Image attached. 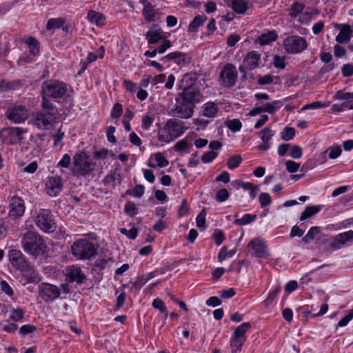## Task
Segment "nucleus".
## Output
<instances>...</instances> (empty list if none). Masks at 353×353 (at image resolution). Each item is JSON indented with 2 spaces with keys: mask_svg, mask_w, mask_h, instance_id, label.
Listing matches in <instances>:
<instances>
[{
  "mask_svg": "<svg viewBox=\"0 0 353 353\" xmlns=\"http://www.w3.org/2000/svg\"><path fill=\"white\" fill-rule=\"evenodd\" d=\"M21 246L28 254L37 257L44 254L47 251V245L39 234L28 231L21 238Z\"/></svg>",
  "mask_w": 353,
  "mask_h": 353,
  "instance_id": "f257e3e1",
  "label": "nucleus"
},
{
  "mask_svg": "<svg viewBox=\"0 0 353 353\" xmlns=\"http://www.w3.org/2000/svg\"><path fill=\"white\" fill-rule=\"evenodd\" d=\"M97 167L96 161L84 151L77 152L73 157L72 173L77 177H87L92 174Z\"/></svg>",
  "mask_w": 353,
  "mask_h": 353,
  "instance_id": "f03ea898",
  "label": "nucleus"
},
{
  "mask_svg": "<svg viewBox=\"0 0 353 353\" xmlns=\"http://www.w3.org/2000/svg\"><path fill=\"white\" fill-rule=\"evenodd\" d=\"M187 129L183 121L170 119L163 128L158 130V139L161 142L169 143L183 134Z\"/></svg>",
  "mask_w": 353,
  "mask_h": 353,
  "instance_id": "7ed1b4c3",
  "label": "nucleus"
},
{
  "mask_svg": "<svg viewBox=\"0 0 353 353\" xmlns=\"http://www.w3.org/2000/svg\"><path fill=\"white\" fill-rule=\"evenodd\" d=\"M71 251L77 259L91 260L97 254V245L88 239H80L73 243Z\"/></svg>",
  "mask_w": 353,
  "mask_h": 353,
  "instance_id": "20e7f679",
  "label": "nucleus"
},
{
  "mask_svg": "<svg viewBox=\"0 0 353 353\" xmlns=\"http://www.w3.org/2000/svg\"><path fill=\"white\" fill-rule=\"evenodd\" d=\"M179 86L183 88L181 94V99L194 105V103L200 102L203 96L201 92L192 85V79L189 74H185L179 83Z\"/></svg>",
  "mask_w": 353,
  "mask_h": 353,
  "instance_id": "39448f33",
  "label": "nucleus"
},
{
  "mask_svg": "<svg viewBox=\"0 0 353 353\" xmlns=\"http://www.w3.org/2000/svg\"><path fill=\"white\" fill-rule=\"evenodd\" d=\"M67 90L65 83L56 80L46 81L41 85V94L54 99L62 97Z\"/></svg>",
  "mask_w": 353,
  "mask_h": 353,
  "instance_id": "423d86ee",
  "label": "nucleus"
},
{
  "mask_svg": "<svg viewBox=\"0 0 353 353\" xmlns=\"http://www.w3.org/2000/svg\"><path fill=\"white\" fill-rule=\"evenodd\" d=\"M35 223L38 228L46 232H50L55 229V223L51 212L48 210H40L35 217Z\"/></svg>",
  "mask_w": 353,
  "mask_h": 353,
  "instance_id": "0eeeda50",
  "label": "nucleus"
},
{
  "mask_svg": "<svg viewBox=\"0 0 353 353\" xmlns=\"http://www.w3.org/2000/svg\"><path fill=\"white\" fill-rule=\"evenodd\" d=\"M6 115L11 122L21 123L28 117V110L24 105L12 104L8 108Z\"/></svg>",
  "mask_w": 353,
  "mask_h": 353,
  "instance_id": "6e6552de",
  "label": "nucleus"
},
{
  "mask_svg": "<svg viewBox=\"0 0 353 353\" xmlns=\"http://www.w3.org/2000/svg\"><path fill=\"white\" fill-rule=\"evenodd\" d=\"M237 77L236 67L232 63H227L220 73L219 83L223 87H232L236 83Z\"/></svg>",
  "mask_w": 353,
  "mask_h": 353,
  "instance_id": "1a4fd4ad",
  "label": "nucleus"
},
{
  "mask_svg": "<svg viewBox=\"0 0 353 353\" xmlns=\"http://www.w3.org/2000/svg\"><path fill=\"white\" fill-rule=\"evenodd\" d=\"M289 15L297 22L307 24L309 21V8L301 2L296 1L290 6Z\"/></svg>",
  "mask_w": 353,
  "mask_h": 353,
  "instance_id": "9d476101",
  "label": "nucleus"
},
{
  "mask_svg": "<svg viewBox=\"0 0 353 353\" xmlns=\"http://www.w3.org/2000/svg\"><path fill=\"white\" fill-rule=\"evenodd\" d=\"M26 130L21 128H4L1 132V137L4 143L8 144H17L23 139Z\"/></svg>",
  "mask_w": 353,
  "mask_h": 353,
  "instance_id": "9b49d317",
  "label": "nucleus"
},
{
  "mask_svg": "<svg viewBox=\"0 0 353 353\" xmlns=\"http://www.w3.org/2000/svg\"><path fill=\"white\" fill-rule=\"evenodd\" d=\"M353 243V231L349 230L340 233L332 236L328 240V246L332 250H336L344 246L348 245Z\"/></svg>",
  "mask_w": 353,
  "mask_h": 353,
  "instance_id": "f8f14e48",
  "label": "nucleus"
},
{
  "mask_svg": "<svg viewBox=\"0 0 353 353\" xmlns=\"http://www.w3.org/2000/svg\"><path fill=\"white\" fill-rule=\"evenodd\" d=\"M283 47L287 52L296 54L307 48V42L301 37L290 36L283 41Z\"/></svg>",
  "mask_w": 353,
  "mask_h": 353,
  "instance_id": "ddd939ff",
  "label": "nucleus"
},
{
  "mask_svg": "<svg viewBox=\"0 0 353 353\" xmlns=\"http://www.w3.org/2000/svg\"><path fill=\"white\" fill-rule=\"evenodd\" d=\"M55 119H57V116L53 113L40 111L33 114L32 123L39 129H48L52 125Z\"/></svg>",
  "mask_w": 353,
  "mask_h": 353,
  "instance_id": "4468645a",
  "label": "nucleus"
},
{
  "mask_svg": "<svg viewBox=\"0 0 353 353\" xmlns=\"http://www.w3.org/2000/svg\"><path fill=\"white\" fill-rule=\"evenodd\" d=\"M248 248L255 257L265 259L270 255L266 243L262 238L253 239L248 244Z\"/></svg>",
  "mask_w": 353,
  "mask_h": 353,
  "instance_id": "2eb2a0df",
  "label": "nucleus"
},
{
  "mask_svg": "<svg viewBox=\"0 0 353 353\" xmlns=\"http://www.w3.org/2000/svg\"><path fill=\"white\" fill-rule=\"evenodd\" d=\"M39 296L46 302H52L60 296V289L54 285L43 283L39 285Z\"/></svg>",
  "mask_w": 353,
  "mask_h": 353,
  "instance_id": "dca6fc26",
  "label": "nucleus"
},
{
  "mask_svg": "<svg viewBox=\"0 0 353 353\" xmlns=\"http://www.w3.org/2000/svg\"><path fill=\"white\" fill-rule=\"evenodd\" d=\"M23 200L19 196H13L9 204L8 215L12 219H16L23 216L25 212Z\"/></svg>",
  "mask_w": 353,
  "mask_h": 353,
  "instance_id": "f3484780",
  "label": "nucleus"
},
{
  "mask_svg": "<svg viewBox=\"0 0 353 353\" xmlns=\"http://www.w3.org/2000/svg\"><path fill=\"white\" fill-rule=\"evenodd\" d=\"M63 188L61 178L54 176L48 178L46 183V193L50 196H57L59 195Z\"/></svg>",
  "mask_w": 353,
  "mask_h": 353,
  "instance_id": "a211bd4d",
  "label": "nucleus"
},
{
  "mask_svg": "<svg viewBox=\"0 0 353 353\" xmlns=\"http://www.w3.org/2000/svg\"><path fill=\"white\" fill-rule=\"evenodd\" d=\"M194 105L182 99L176 100V114L182 119L190 118L194 112Z\"/></svg>",
  "mask_w": 353,
  "mask_h": 353,
  "instance_id": "6ab92c4d",
  "label": "nucleus"
},
{
  "mask_svg": "<svg viewBox=\"0 0 353 353\" xmlns=\"http://www.w3.org/2000/svg\"><path fill=\"white\" fill-rule=\"evenodd\" d=\"M65 281L68 283L77 282L79 284L82 283L85 279V276L82 272L80 268L77 266H70L66 270L65 274Z\"/></svg>",
  "mask_w": 353,
  "mask_h": 353,
  "instance_id": "aec40b11",
  "label": "nucleus"
},
{
  "mask_svg": "<svg viewBox=\"0 0 353 353\" xmlns=\"http://www.w3.org/2000/svg\"><path fill=\"white\" fill-rule=\"evenodd\" d=\"M8 255L12 265L19 270L28 262L24 255L18 250H9Z\"/></svg>",
  "mask_w": 353,
  "mask_h": 353,
  "instance_id": "412c9836",
  "label": "nucleus"
},
{
  "mask_svg": "<svg viewBox=\"0 0 353 353\" xmlns=\"http://www.w3.org/2000/svg\"><path fill=\"white\" fill-rule=\"evenodd\" d=\"M336 28L340 30L339 34L336 37V41L339 43H348L352 37L353 31L348 24H337Z\"/></svg>",
  "mask_w": 353,
  "mask_h": 353,
  "instance_id": "4be33fe9",
  "label": "nucleus"
},
{
  "mask_svg": "<svg viewBox=\"0 0 353 353\" xmlns=\"http://www.w3.org/2000/svg\"><path fill=\"white\" fill-rule=\"evenodd\" d=\"M201 112L203 116L210 119H214L218 117L219 108L216 103L208 101L201 106Z\"/></svg>",
  "mask_w": 353,
  "mask_h": 353,
  "instance_id": "5701e85b",
  "label": "nucleus"
},
{
  "mask_svg": "<svg viewBox=\"0 0 353 353\" xmlns=\"http://www.w3.org/2000/svg\"><path fill=\"white\" fill-rule=\"evenodd\" d=\"M169 164L165 156L161 152L152 155L148 161V165L152 168H164Z\"/></svg>",
  "mask_w": 353,
  "mask_h": 353,
  "instance_id": "b1692460",
  "label": "nucleus"
},
{
  "mask_svg": "<svg viewBox=\"0 0 353 353\" xmlns=\"http://www.w3.org/2000/svg\"><path fill=\"white\" fill-rule=\"evenodd\" d=\"M260 59V54L256 51H251L245 57L243 63L245 65L248 70H253L259 67Z\"/></svg>",
  "mask_w": 353,
  "mask_h": 353,
  "instance_id": "393cba45",
  "label": "nucleus"
},
{
  "mask_svg": "<svg viewBox=\"0 0 353 353\" xmlns=\"http://www.w3.org/2000/svg\"><path fill=\"white\" fill-rule=\"evenodd\" d=\"M20 272L27 277L29 282H36L40 280L39 274L35 271L34 267L27 262L24 267L21 268Z\"/></svg>",
  "mask_w": 353,
  "mask_h": 353,
  "instance_id": "a878e982",
  "label": "nucleus"
},
{
  "mask_svg": "<svg viewBox=\"0 0 353 353\" xmlns=\"http://www.w3.org/2000/svg\"><path fill=\"white\" fill-rule=\"evenodd\" d=\"M259 103H260L263 112H268L270 114H274L283 106V103L278 100L259 102Z\"/></svg>",
  "mask_w": 353,
  "mask_h": 353,
  "instance_id": "bb28decb",
  "label": "nucleus"
},
{
  "mask_svg": "<svg viewBox=\"0 0 353 353\" xmlns=\"http://www.w3.org/2000/svg\"><path fill=\"white\" fill-rule=\"evenodd\" d=\"M87 19L91 23L97 26H104L106 21V18L103 14L94 10H90L88 12Z\"/></svg>",
  "mask_w": 353,
  "mask_h": 353,
  "instance_id": "cd10ccee",
  "label": "nucleus"
},
{
  "mask_svg": "<svg viewBox=\"0 0 353 353\" xmlns=\"http://www.w3.org/2000/svg\"><path fill=\"white\" fill-rule=\"evenodd\" d=\"M278 38L277 32L275 30L268 31L261 34L256 39V42L261 46L269 45L276 41Z\"/></svg>",
  "mask_w": 353,
  "mask_h": 353,
  "instance_id": "c85d7f7f",
  "label": "nucleus"
},
{
  "mask_svg": "<svg viewBox=\"0 0 353 353\" xmlns=\"http://www.w3.org/2000/svg\"><path fill=\"white\" fill-rule=\"evenodd\" d=\"M143 4V15L147 21L152 22L155 20L156 12L154 6L147 0H141Z\"/></svg>",
  "mask_w": 353,
  "mask_h": 353,
  "instance_id": "c756f323",
  "label": "nucleus"
},
{
  "mask_svg": "<svg viewBox=\"0 0 353 353\" xmlns=\"http://www.w3.org/2000/svg\"><path fill=\"white\" fill-rule=\"evenodd\" d=\"M207 17L205 15H197L193 20L190 23L188 30L190 32H196L198 28L203 26L204 22L206 21Z\"/></svg>",
  "mask_w": 353,
  "mask_h": 353,
  "instance_id": "7c9ffc66",
  "label": "nucleus"
},
{
  "mask_svg": "<svg viewBox=\"0 0 353 353\" xmlns=\"http://www.w3.org/2000/svg\"><path fill=\"white\" fill-rule=\"evenodd\" d=\"M161 61L166 62L167 61H173L178 65L181 63H184L185 61V56L182 52H173L168 55L165 56L161 59Z\"/></svg>",
  "mask_w": 353,
  "mask_h": 353,
  "instance_id": "2f4dec72",
  "label": "nucleus"
},
{
  "mask_svg": "<svg viewBox=\"0 0 353 353\" xmlns=\"http://www.w3.org/2000/svg\"><path fill=\"white\" fill-rule=\"evenodd\" d=\"M232 8L236 13L244 14L248 8V1L247 0H232Z\"/></svg>",
  "mask_w": 353,
  "mask_h": 353,
  "instance_id": "473e14b6",
  "label": "nucleus"
},
{
  "mask_svg": "<svg viewBox=\"0 0 353 353\" xmlns=\"http://www.w3.org/2000/svg\"><path fill=\"white\" fill-rule=\"evenodd\" d=\"M312 240H315L318 244H321L326 240L325 235L322 233L319 227L310 228V241Z\"/></svg>",
  "mask_w": 353,
  "mask_h": 353,
  "instance_id": "72a5a7b5",
  "label": "nucleus"
},
{
  "mask_svg": "<svg viewBox=\"0 0 353 353\" xmlns=\"http://www.w3.org/2000/svg\"><path fill=\"white\" fill-rule=\"evenodd\" d=\"M49 97L46 96L45 94H42V110L43 112H46L48 113H53L54 115H57V110L55 108L54 104L48 99Z\"/></svg>",
  "mask_w": 353,
  "mask_h": 353,
  "instance_id": "f704fd0d",
  "label": "nucleus"
},
{
  "mask_svg": "<svg viewBox=\"0 0 353 353\" xmlns=\"http://www.w3.org/2000/svg\"><path fill=\"white\" fill-rule=\"evenodd\" d=\"M250 327L251 325L250 323H243L235 329L232 336H234L236 338L246 340L245 334Z\"/></svg>",
  "mask_w": 353,
  "mask_h": 353,
  "instance_id": "c9c22d12",
  "label": "nucleus"
},
{
  "mask_svg": "<svg viewBox=\"0 0 353 353\" xmlns=\"http://www.w3.org/2000/svg\"><path fill=\"white\" fill-rule=\"evenodd\" d=\"M262 142H270L274 135L271 126H266L257 133Z\"/></svg>",
  "mask_w": 353,
  "mask_h": 353,
  "instance_id": "e433bc0d",
  "label": "nucleus"
},
{
  "mask_svg": "<svg viewBox=\"0 0 353 353\" xmlns=\"http://www.w3.org/2000/svg\"><path fill=\"white\" fill-rule=\"evenodd\" d=\"M146 39L148 43H157L163 39V36L160 31L149 30L145 34Z\"/></svg>",
  "mask_w": 353,
  "mask_h": 353,
  "instance_id": "4c0bfd02",
  "label": "nucleus"
},
{
  "mask_svg": "<svg viewBox=\"0 0 353 353\" xmlns=\"http://www.w3.org/2000/svg\"><path fill=\"white\" fill-rule=\"evenodd\" d=\"M26 43L28 46L30 53L34 57L39 52V43L33 37H28L26 40Z\"/></svg>",
  "mask_w": 353,
  "mask_h": 353,
  "instance_id": "58836bf2",
  "label": "nucleus"
},
{
  "mask_svg": "<svg viewBox=\"0 0 353 353\" xmlns=\"http://www.w3.org/2000/svg\"><path fill=\"white\" fill-rule=\"evenodd\" d=\"M245 341V339L236 338L234 336L232 335L230 339V347L232 349V353L239 352L241 350V347Z\"/></svg>",
  "mask_w": 353,
  "mask_h": 353,
  "instance_id": "ea45409f",
  "label": "nucleus"
},
{
  "mask_svg": "<svg viewBox=\"0 0 353 353\" xmlns=\"http://www.w3.org/2000/svg\"><path fill=\"white\" fill-rule=\"evenodd\" d=\"M325 152L330 159H335L341 155L342 150L340 145H334L327 148Z\"/></svg>",
  "mask_w": 353,
  "mask_h": 353,
  "instance_id": "a19ab883",
  "label": "nucleus"
},
{
  "mask_svg": "<svg viewBox=\"0 0 353 353\" xmlns=\"http://www.w3.org/2000/svg\"><path fill=\"white\" fill-rule=\"evenodd\" d=\"M256 218V214H245L242 218L237 219L234 221V224L237 225H248L254 221Z\"/></svg>",
  "mask_w": 353,
  "mask_h": 353,
  "instance_id": "79ce46f5",
  "label": "nucleus"
},
{
  "mask_svg": "<svg viewBox=\"0 0 353 353\" xmlns=\"http://www.w3.org/2000/svg\"><path fill=\"white\" fill-rule=\"evenodd\" d=\"M64 23L65 21L63 18H52L48 20L46 28L48 30L60 28Z\"/></svg>",
  "mask_w": 353,
  "mask_h": 353,
  "instance_id": "37998d69",
  "label": "nucleus"
},
{
  "mask_svg": "<svg viewBox=\"0 0 353 353\" xmlns=\"http://www.w3.org/2000/svg\"><path fill=\"white\" fill-rule=\"evenodd\" d=\"M235 253H236V249H233V250L228 251L227 248L225 247H223L219 252V255H218L219 261L222 262L227 258H231L235 254Z\"/></svg>",
  "mask_w": 353,
  "mask_h": 353,
  "instance_id": "c03bdc74",
  "label": "nucleus"
},
{
  "mask_svg": "<svg viewBox=\"0 0 353 353\" xmlns=\"http://www.w3.org/2000/svg\"><path fill=\"white\" fill-rule=\"evenodd\" d=\"M295 136V130L291 127H286L281 132V138L283 141H288L294 139Z\"/></svg>",
  "mask_w": 353,
  "mask_h": 353,
  "instance_id": "a18cd8bd",
  "label": "nucleus"
},
{
  "mask_svg": "<svg viewBox=\"0 0 353 353\" xmlns=\"http://www.w3.org/2000/svg\"><path fill=\"white\" fill-rule=\"evenodd\" d=\"M154 120V116L152 114H145L141 121V128L144 130H148L152 125Z\"/></svg>",
  "mask_w": 353,
  "mask_h": 353,
  "instance_id": "49530a36",
  "label": "nucleus"
},
{
  "mask_svg": "<svg viewBox=\"0 0 353 353\" xmlns=\"http://www.w3.org/2000/svg\"><path fill=\"white\" fill-rule=\"evenodd\" d=\"M227 127L233 132H236L240 131L242 124L241 122L236 119H234L228 121L226 123Z\"/></svg>",
  "mask_w": 353,
  "mask_h": 353,
  "instance_id": "de8ad7c7",
  "label": "nucleus"
},
{
  "mask_svg": "<svg viewBox=\"0 0 353 353\" xmlns=\"http://www.w3.org/2000/svg\"><path fill=\"white\" fill-rule=\"evenodd\" d=\"M112 259L110 256H105L102 258H99L96 260L94 265L100 270L104 269L110 262H112Z\"/></svg>",
  "mask_w": 353,
  "mask_h": 353,
  "instance_id": "09e8293b",
  "label": "nucleus"
},
{
  "mask_svg": "<svg viewBox=\"0 0 353 353\" xmlns=\"http://www.w3.org/2000/svg\"><path fill=\"white\" fill-rule=\"evenodd\" d=\"M192 146L190 141L187 139H183L179 141H178L174 148L178 152H183L188 150L190 147Z\"/></svg>",
  "mask_w": 353,
  "mask_h": 353,
  "instance_id": "8fccbe9b",
  "label": "nucleus"
},
{
  "mask_svg": "<svg viewBox=\"0 0 353 353\" xmlns=\"http://www.w3.org/2000/svg\"><path fill=\"white\" fill-rule=\"evenodd\" d=\"M24 316V311L21 308L12 309L10 312V319L14 321H21Z\"/></svg>",
  "mask_w": 353,
  "mask_h": 353,
  "instance_id": "3c124183",
  "label": "nucleus"
},
{
  "mask_svg": "<svg viewBox=\"0 0 353 353\" xmlns=\"http://www.w3.org/2000/svg\"><path fill=\"white\" fill-rule=\"evenodd\" d=\"M289 155L290 157L293 159H300L303 155V151L301 148L296 145H291Z\"/></svg>",
  "mask_w": 353,
  "mask_h": 353,
  "instance_id": "603ef678",
  "label": "nucleus"
},
{
  "mask_svg": "<svg viewBox=\"0 0 353 353\" xmlns=\"http://www.w3.org/2000/svg\"><path fill=\"white\" fill-rule=\"evenodd\" d=\"M280 289H274L269 292L267 299L264 301V304L266 307L272 305L274 301L276 296L278 295Z\"/></svg>",
  "mask_w": 353,
  "mask_h": 353,
  "instance_id": "864d4df0",
  "label": "nucleus"
},
{
  "mask_svg": "<svg viewBox=\"0 0 353 353\" xmlns=\"http://www.w3.org/2000/svg\"><path fill=\"white\" fill-rule=\"evenodd\" d=\"M125 212L129 216H134L138 213V210L135 205V204L132 202H128L125 205Z\"/></svg>",
  "mask_w": 353,
  "mask_h": 353,
  "instance_id": "5fc2aeb1",
  "label": "nucleus"
},
{
  "mask_svg": "<svg viewBox=\"0 0 353 353\" xmlns=\"http://www.w3.org/2000/svg\"><path fill=\"white\" fill-rule=\"evenodd\" d=\"M123 113V107L121 103H116L114 105L112 110L111 111V117L113 119L119 118Z\"/></svg>",
  "mask_w": 353,
  "mask_h": 353,
  "instance_id": "6e6d98bb",
  "label": "nucleus"
},
{
  "mask_svg": "<svg viewBox=\"0 0 353 353\" xmlns=\"http://www.w3.org/2000/svg\"><path fill=\"white\" fill-rule=\"evenodd\" d=\"M0 288L3 292L10 297H12L14 295V291L7 281H1L0 282Z\"/></svg>",
  "mask_w": 353,
  "mask_h": 353,
  "instance_id": "4d7b16f0",
  "label": "nucleus"
},
{
  "mask_svg": "<svg viewBox=\"0 0 353 353\" xmlns=\"http://www.w3.org/2000/svg\"><path fill=\"white\" fill-rule=\"evenodd\" d=\"M259 200L261 207L269 205L272 202L270 194L266 192L261 193L259 195Z\"/></svg>",
  "mask_w": 353,
  "mask_h": 353,
  "instance_id": "13d9d810",
  "label": "nucleus"
},
{
  "mask_svg": "<svg viewBox=\"0 0 353 353\" xmlns=\"http://www.w3.org/2000/svg\"><path fill=\"white\" fill-rule=\"evenodd\" d=\"M64 137V132H61L60 130L58 131L56 134L52 135V138L54 141V147H59L61 148L63 146L62 143V139Z\"/></svg>",
  "mask_w": 353,
  "mask_h": 353,
  "instance_id": "bf43d9fd",
  "label": "nucleus"
},
{
  "mask_svg": "<svg viewBox=\"0 0 353 353\" xmlns=\"http://www.w3.org/2000/svg\"><path fill=\"white\" fill-rule=\"evenodd\" d=\"M241 162V158L240 156H232L231 157L228 162V165L230 169H234L237 168Z\"/></svg>",
  "mask_w": 353,
  "mask_h": 353,
  "instance_id": "052dcab7",
  "label": "nucleus"
},
{
  "mask_svg": "<svg viewBox=\"0 0 353 353\" xmlns=\"http://www.w3.org/2000/svg\"><path fill=\"white\" fill-rule=\"evenodd\" d=\"M286 170L291 173L296 172L300 168V164L293 161L288 160L285 161Z\"/></svg>",
  "mask_w": 353,
  "mask_h": 353,
  "instance_id": "680f3d73",
  "label": "nucleus"
},
{
  "mask_svg": "<svg viewBox=\"0 0 353 353\" xmlns=\"http://www.w3.org/2000/svg\"><path fill=\"white\" fill-rule=\"evenodd\" d=\"M214 239L216 245H220L225 239L223 232L219 229H216L213 233Z\"/></svg>",
  "mask_w": 353,
  "mask_h": 353,
  "instance_id": "e2e57ef3",
  "label": "nucleus"
},
{
  "mask_svg": "<svg viewBox=\"0 0 353 353\" xmlns=\"http://www.w3.org/2000/svg\"><path fill=\"white\" fill-rule=\"evenodd\" d=\"M273 65L275 68L283 69L285 67V59L283 56L275 55Z\"/></svg>",
  "mask_w": 353,
  "mask_h": 353,
  "instance_id": "0e129e2a",
  "label": "nucleus"
},
{
  "mask_svg": "<svg viewBox=\"0 0 353 353\" xmlns=\"http://www.w3.org/2000/svg\"><path fill=\"white\" fill-rule=\"evenodd\" d=\"M71 164V158L68 154H65L62 159L58 162L57 166L68 168Z\"/></svg>",
  "mask_w": 353,
  "mask_h": 353,
  "instance_id": "69168bd1",
  "label": "nucleus"
},
{
  "mask_svg": "<svg viewBox=\"0 0 353 353\" xmlns=\"http://www.w3.org/2000/svg\"><path fill=\"white\" fill-rule=\"evenodd\" d=\"M217 157V153L214 151H210L205 153L201 157V161L204 163H208L212 162Z\"/></svg>",
  "mask_w": 353,
  "mask_h": 353,
  "instance_id": "338daca9",
  "label": "nucleus"
},
{
  "mask_svg": "<svg viewBox=\"0 0 353 353\" xmlns=\"http://www.w3.org/2000/svg\"><path fill=\"white\" fill-rule=\"evenodd\" d=\"M230 196L229 192L226 189H221L216 193V200L219 202L226 201Z\"/></svg>",
  "mask_w": 353,
  "mask_h": 353,
  "instance_id": "774afa93",
  "label": "nucleus"
}]
</instances>
